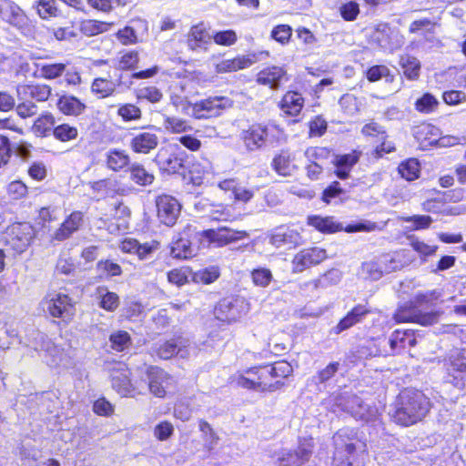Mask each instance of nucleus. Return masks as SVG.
Masks as SVG:
<instances>
[{"instance_id": "nucleus-22", "label": "nucleus", "mask_w": 466, "mask_h": 466, "mask_svg": "<svg viewBox=\"0 0 466 466\" xmlns=\"http://www.w3.org/2000/svg\"><path fill=\"white\" fill-rule=\"evenodd\" d=\"M261 367H255L247 371V375H239L237 378V384L242 388L248 390H256L260 391L273 390L274 386L268 381L261 372L257 370Z\"/></svg>"}, {"instance_id": "nucleus-47", "label": "nucleus", "mask_w": 466, "mask_h": 466, "mask_svg": "<svg viewBox=\"0 0 466 466\" xmlns=\"http://www.w3.org/2000/svg\"><path fill=\"white\" fill-rule=\"evenodd\" d=\"M112 24L97 20H84L80 23V31L86 36H94L109 30Z\"/></svg>"}, {"instance_id": "nucleus-40", "label": "nucleus", "mask_w": 466, "mask_h": 466, "mask_svg": "<svg viewBox=\"0 0 466 466\" xmlns=\"http://www.w3.org/2000/svg\"><path fill=\"white\" fill-rule=\"evenodd\" d=\"M400 66L403 70L404 76L409 80H417L420 73V60L409 54H404L400 56Z\"/></svg>"}, {"instance_id": "nucleus-49", "label": "nucleus", "mask_w": 466, "mask_h": 466, "mask_svg": "<svg viewBox=\"0 0 466 466\" xmlns=\"http://www.w3.org/2000/svg\"><path fill=\"white\" fill-rule=\"evenodd\" d=\"M55 127V117L51 114H46L39 116L33 125L34 132L40 137H46Z\"/></svg>"}, {"instance_id": "nucleus-52", "label": "nucleus", "mask_w": 466, "mask_h": 466, "mask_svg": "<svg viewBox=\"0 0 466 466\" xmlns=\"http://www.w3.org/2000/svg\"><path fill=\"white\" fill-rule=\"evenodd\" d=\"M53 136L61 142H68L78 137V130L74 126L63 123L54 127Z\"/></svg>"}, {"instance_id": "nucleus-63", "label": "nucleus", "mask_w": 466, "mask_h": 466, "mask_svg": "<svg viewBox=\"0 0 466 466\" xmlns=\"http://www.w3.org/2000/svg\"><path fill=\"white\" fill-rule=\"evenodd\" d=\"M37 13L43 19L57 16L59 10L56 0H39Z\"/></svg>"}, {"instance_id": "nucleus-53", "label": "nucleus", "mask_w": 466, "mask_h": 466, "mask_svg": "<svg viewBox=\"0 0 466 466\" xmlns=\"http://www.w3.org/2000/svg\"><path fill=\"white\" fill-rule=\"evenodd\" d=\"M198 426L202 433L205 448L211 451L217 446L219 438L208 422L201 420Z\"/></svg>"}, {"instance_id": "nucleus-8", "label": "nucleus", "mask_w": 466, "mask_h": 466, "mask_svg": "<svg viewBox=\"0 0 466 466\" xmlns=\"http://www.w3.org/2000/svg\"><path fill=\"white\" fill-rule=\"evenodd\" d=\"M35 235V228L30 223H15L8 227L6 230L5 244L15 254H22L31 245Z\"/></svg>"}, {"instance_id": "nucleus-29", "label": "nucleus", "mask_w": 466, "mask_h": 466, "mask_svg": "<svg viewBox=\"0 0 466 466\" xmlns=\"http://www.w3.org/2000/svg\"><path fill=\"white\" fill-rule=\"evenodd\" d=\"M105 163L108 169L114 172L128 170L130 157L128 153L120 148H110L105 153Z\"/></svg>"}, {"instance_id": "nucleus-30", "label": "nucleus", "mask_w": 466, "mask_h": 466, "mask_svg": "<svg viewBox=\"0 0 466 466\" xmlns=\"http://www.w3.org/2000/svg\"><path fill=\"white\" fill-rule=\"evenodd\" d=\"M158 145V137L151 131H143L135 135L130 141L131 149L139 154H148Z\"/></svg>"}, {"instance_id": "nucleus-55", "label": "nucleus", "mask_w": 466, "mask_h": 466, "mask_svg": "<svg viewBox=\"0 0 466 466\" xmlns=\"http://www.w3.org/2000/svg\"><path fill=\"white\" fill-rule=\"evenodd\" d=\"M341 279V272L337 268H332L319 277L318 279L312 281L314 288L324 289L329 286L338 284Z\"/></svg>"}, {"instance_id": "nucleus-56", "label": "nucleus", "mask_w": 466, "mask_h": 466, "mask_svg": "<svg viewBox=\"0 0 466 466\" xmlns=\"http://www.w3.org/2000/svg\"><path fill=\"white\" fill-rule=\"evenodd\" d=\"M117 116H119L123 121L130 122L141 119L142 112L141 109L134 104H122L117 108Z\"/></svg>"}, {"instance_id": "nucleus-21", "label": "nucleus", "mask_w": 466, "mask_h": 466, "mask_svg": "<svg viewBox=\"0 0 466 466\" xmlns=\"http://www.w3.org/2000/svg\"><path fill=\"white\" fill-rule=\"evenodd\" d=\"M327 258L326 250L314 247L299 252L293 258V268L295 272H302L306 268L317 265Z\"/></svg>"}, {"instance_id": "nucleus-61", "label": "nucleus", "mask_w": 466, "mask_h": 466, "mask_svg": "<svg viewBox=\"0 0 466 466\" xmlns=\"http://www.w3.org/2000/svg\"><path fill=\"white\" fill-rule=\"evenodd\" d=\"M439 102L434 96L430 93H426L417 99L415 108L420 113L429 114L435 110Z\"/></svg>"}, {"instance_id": "nucleus-60", "label": "nucleus", "mask_w": 466, "mask_h": 466, "mask_svg": "<svg viewBox=\"0 0 466 466\" xmlns=\"http://www.w3.org/2000/svg\"><path fill=\"white\" fill-rule=\"evenodd\" d=\"M329 150L326 147H309L305 151V157L308 162L322 164L324 166L326 160L329 157Z\"/></svg>"}, {"instance_id": "nucleus-38", "label": "nucleus", "mask_w": 466, "mask_h": 466, "mask_svg": "<svg viewBox=\"0 0 466 466\" xmlns=\"http://www.w3.org/2000/svg\"><path fill=\"white\" fill-rule=\"evenodd\" d=\"M56 106L59 111L66 116H77L86 109V105L78 98L67 95L61 96L57 100Z\"/></svg>"}, {"instance_id": "nucleus-34", "label": "nucleus", "mask_w": 466, "mask_h": 466, "mask_svg": "<svg viewBox=\"0 0 466 466\" xmlns=\"http://www.w3.org/2000/svg\"><path fill=\"white\" fill-rule=\"evenodd\" d=\"M294 160L295 157L289 151L282 150L273 157L271 167L278 175L289 177L298 168L294 164Z\"/></svg>"}, {"instance_id": "nucleus-11", "label": "nucleus", "mask_w": 466, "mask_h": 466, "mask_svg": "<svg viewBox=\"0 0 466 466\" xmlns=\"http://www.w3.org/2000/svg\"><path fill=\"white\" fill-rule=\"evenodd\" d=\"M249 310L248 302L243 298H226L216 306L215 317L223 322H233L241 319Z\"/></svg>"}, {"instance_id": "nucleus-43", "label": "nucleus", "mask_w": 466, "mask_h": 466, "mask_svg": "<svg viewBox=\"0 0 466 466\" xmlns=\"http://www.w3.org/2000/svg\"><path fill=\"white\" fill-rule=\"evenodd\" d=\"M358 162V157L353 154H347L336 157L334 162L336 170V176L340 179H345L349 177V174L353 166Z\"/></svg>"}, {"instance_id": "nucleus-17", "label": "nucleus", "mask_w": 466, "mask_h": 466, "mask_svg": "<svg viewBox=\"0 0 466 466\" xmlns=\"http://www.w3.org/2000/svg\"><path fill=\"white\" fill-rule=\"evenodd\" d=\"M156 205L159 221L172 227L180 214V203L170 195H161L157 197Z\"/></svg>"}, {"instance_id": "nucleus-12", "label": "nucleus", "mask_w": 466, "mask_h": 466, "mask_svg": "<svg viewBox=\"0 0 466 466\" xmlns=\"http://www.w3.org/2000/svg\"><path fill=\"white\" fill-rule=\"evenodd\" d=\"M232 106V101L227 96H211L193 105L188 116L205 119L218 116Z\"/></svg>"}, {"instance_id": "nucleus-59", "label": "nucleus", "mask_w": 466, "mask_h": 466, "mask_svg": "<svg viewBox=\"0 0 466 466\" xmlns=\"http://www.w3.org/2000/svg\"><path fill=\"white\" fill-rule=\"evenodd\" d=\"M66 65L63 63L43 64L40 66L41 76L46 79H56L66 71Z\"/></svg>"}, {"instance_id": "nucleus-18", "label": "nucleus", "mask_w": 466, "mask_h": 466, "mask_svg": "<svg viewBox=\"0 0 466 466\" xmlns=\"http://www.w3.org/2000/svg\"><path fill=\"white\" fill-rule=\"evenodd\" d=\"M33 339L29 340L28 343H25L26 346L33 348L36 351H44L46 357H50V360H46V363L49 366H56L61 360V353L58 347H56L46 334L34 330L32 333Z\"/></svg>"}, {"instance_id": "nucleus-6", "label": "nucleus", "mask_w": 466, "mask_h": 466, "mask_svg": "<svg viewBox=\"0 0 466 466\" xmlns=\"http://www.w3.org/2000/svg\"><path fill=\"white\" fill-rule=\"evenodd\" d=\"M333 443L335 446V458L346 453V461L341 462L340 466H352L351 457L357 451L364 452L366 444L358 438L355 429L342 428L339 430L333 436Z\"/></svg>"}, {"instance_id": "nucleus-54", "label": "nucleus", "mask_w": 466, "mask_h": 466, "mask_svg": "<svg viewBox=\"0 0 466 466\" xmlns=\"http://www.w3.org/2000/svg\"><path fill=\"white\" fill-rule=\"evenodd\" d=\"M378 258L384 274L399 270L403 267V263L398 254H383Z\"/></svg>"}, {"instance_id": "nucleus-37", "label": "nucleus", "mask_w": 466, "mask_h": 466, "mask_svg": "<svg viewBox=\"0 0 466 466\" xmlns=\"http://www.w3.org/2000/svg\"><path fill=\"white\" fill-rule=\"evenodd\" d=\"M381 34L382 37L378 36L377 40L385 51L393 52L402 46L404 37L398 31L384 25Z\"/></svg>"}, {"instance_id": "nucleus-4", "label": "nucleus", "mask_w": 466, "mask_h": 466, "mask_svg": "<svg viewBox=\"0 0 466 466\" xmlns=\"http://www.w3.org/2000/svg\"><path fill=\"white\" fill-rule=\"evenodd\" d=\"M282 133V129L274 123H255L243 130L241 138L248 151H256L267 144L278 142Z\"/></svg>"}, {"instance_id": "nucleus-31", "label": "nucleus", "mask_w": 466, "mask_h": 466, "mask_svg": "<svg viewBox=\"0 0 466 466\" xmlns=\"http://www.w3.org/2000/svg\"><path fill=\"white\" fill-rule=\"evenodd\" d=\"M83 217V213L80 211L72 212L55 232L54 239L63 241L70 238L82 226Z\"/></svg>"}, {"instance_id": "nucleus-32", "label": "nucleus", "mask_w": 466, "mask_h": 466, "mask_svg": "<svg viewBox=\"0 0 466 466\" xmlns=\"http://www.w3.org/2000/svg\"><path fill=\"white\" fill-rule=\"evenodd\" d=\"M153 350L162 360H169L175 355L185 359L189 355L188 350L176 339L157 343Z\"/></svg>"}, {"instance_id": "nucleus-3", "label": "nucleus", "mask_w": 466, "mask_h": 466, "mask_svg": "<svg viewBox=\"0 0 466 466\" xmlns=\"http://www.w3.org/2000/svg\"><path fill=\"white\" fill-rule=\"evenodd\" d=\"M339 410L350 414L358 420L370 423L372 426L380 425V415L375 406L365 403L360 397L343 392L334 397L332 411Z\"/></svg>"}, {"instance_id": "nucleus-46", "label": "nucleus", "mask_w": 466, "mask_h": 466, "mask_svg": "<svg viewBox=\"0 0 466 466\" xmlns=\"http://www.w3.org/2000/svg\"><path fill=\"white\" fill-rule=\"evenodd\" d=\"M308 224L323 233H333L339 229V225L329 217L310 216Z\"/></svg>"}, {"instance_id": "nucleus-44", "label": "nucleus", "mask_w": 466, "mask_h": 466, "mask_svg": "<svg viewBox=\"0 0 466 466\" xmlns=\"http://www.w3.org/2000/svg\"><path fill=\"white\" fill-rule=\"evenodd\" d=\"M116 86L112 80L97 77L94 79L91 90L98 98H106L115 93Z\"/></svg>"}, {"instance_id": "nucleus-14", "label": "nucleus", "mask_w": 466, "mask_h": 466, "mask_svg": "<svg viewBox=\"0 0 466 466\" xmlns=\"http://www.w3.org/2000/svg\"><path fill=\"white\" fill-rule=\"evenodd\" d=\"M196 228L187 224L181 232L174 237L171 247L170 255L174 258L187 259L196 255V249L192 246V238H195Z\"/></svg>"}, {"instance_id": "nucleus-9", "label": "nucleus", "mask_w": 466, "mask_h": 466, "mask_svg": "<svg viewBox=\"0 0 466 466\" xmlns=\"http://www.w3.org/2000/svg\"><path fill=\"white\" fill-rule=\"evenodd\" d=\"M45 312L54 318L70 319L74 314V304L68 295L62 292H50L41 301Z\"/></svg>"}, {"instance_id": "nucleus-5", "label": "nucleus", "mask_w": 466, "mask_h": 466, "mask_svg": "<svg viewBox=\"0 0 466 466\" xmlns=\"http://www.w3.org/2000/svg\"><path fill=\"white\" fill-rule=\"evenodd\" d=\"M110 377L113 389L122 397H135L147 390L145 380L133 382L130 380V370L125 363H115L111 369Z\"/></svg>"}, {"instance_id": "nucleus-13", "label": "nucleus", "mask_w": 466, "mask_h": 466, "mask_svg": "<svg viewBox=\"0 0 466 466\" xmlns=\"http://www.w3.org/2000/svg\"><path fill=\"white\" fill-rule=\"evenodd\" d=\"M313 447L312 439L299 440L297 448L282 451L278 461L281 466H303L309 461Z\"/></svg>"}, {"instance_id": "nucleus-62", "label": "nucleus", "mask_w": 466, "mask_h": 466, "mask_svg": "<svg viewBox=\"0 0 466 466\" xmlns=\"http://www.w3.org/2000/svg\"><path fill=\"white\" fill-rule=\"evenodd\" d=\"M251 279L254 285L266 288L271 282L273 276L268 268H258L251 271Z\"/></svg>"}, {"instance_id": "nucleus-64", "label": "nucleus", "mask_w": 466, "mask_h": 466, "mask_svg": "<svg viewBox=\"0 0 466 466\" xmlns=\"http://www.w3.org/2000/svg\"><path fill=\"white\" fill-rule=\"evenodd\" d=\"M137 97L139 100H147L150 103H157L162 99L163 95L157 86H150L138 89Z\"/></svg>"}, {"instance_id": "nucleus-23", "label": "nucleus", "mask_w": 466, "mask_h": 466, "mask_svg": "<svg viewBox=\"0 0 466 466\" xmlns=\"http://www.w3.org/2000/svg\"><path fill=\"white\" fill-rule=\"evenodd\" d=\"M423 28H425V31L422 34L423 39L420 41L421 47L425 50L441 47V42L435 35L434 26L431 20H415L410 24L409 31L411 34H415Z\"/></svg>"}, {"instance_id": "nucleus-1", "label": "nucleus", "mask_w": 466, "mask_h": 466, "mask_svg": "<svg viewBox=\"0 0 466 466\" xmlns=\"http://www.w3.org/2000/svg\"><path fill=\"white\" fill-rule=\"evenodd\" d=\"M431 408L430 399L422 391L405 389L398 395L390 416L395 423L409 427L422 420Z\"/></svg>"}, {"instance_id": "nucleus-35", "label": "nucleus", "mask_w": 466, "mask_h": 466, "mask_svg": "<svg viewBox=\"0 0 466 466\" xmlns=\"http://www.w3.org/2000/svg\"><path fill=\"white\" fill-rule=\"evenodd\" d=\"M258 61L256 54H248L247 56H239L233 59H226L217 65L218 73L233 72L244 68H248Z\"/></svg>"}, {"instance_id": "nucleus-25", "label": "nucleus", "mask_w": 466, "mask_h": 466, "mask_svg": "<svg viewBox=\"0 0 466 466\" xmlns=\"http://www.w3.org/2000/svg\"><path fill=\"white\" fill-rule=\"evenodd\" d=\"M302 238L298 230L289 227H279L273 230L269 242L276 248L294 247L301 243Z\"/></svg>"}, {"instance_id": "nucleus-42", "label": "nucleus", "mask_w": 466, "mask_h": 466, "mask_svg": "<svg viewBox=\"0 0 466 466\" xmlns=\"http://www.w3.org/2000/svg\"><path fill=\"white\" fill-rule=\"evenodd\" d=\"M96 295L99 299V306L107 311H115L119 306V297L117 294L109 291L105 286H100L96 289Z\"/></svg>"}, {"instance_id": "nucleus-36", "label": "nucleus", "mask_w": 466, "mask_h": 466, "mask_svg": "<svg viewBox=\"0 0 466 466\" xmlns=\"http://www.w3.org/2000/svg\"><path fill=\"white\" fill-rule=\"evenodd\" d=\"M279 106L281 111L288 116H297L304 106V98L297 91H288L282 97Z\"/></svg>"}, {"instance_id": "nucleus-2", "label": "nucleus", "mask_w": 466, "mask_h": 466, "mask_svg": "<svg viewBox=\"0 0 466 466\" xmlns=\"http://www.w3.org/2000/svg\"><path fill=\"white\" fill-rule=\"evenodd\" d=\"M442 297L441 289H432L417 293L407 306L400 307L394 314L397 323L416 322L422 326H431L437 323L442 311L434 310L424 312L420 307H432Z\"/></svg>"}, {"instance_id": "nucleus-39", "label": "nucleus", "mask_w": 466, "mask_h": 466, "mask_svg": "<svg viewBox=\"0 0 466 466\" xmlns=\"http://www.w3.org/2000/svg\"><path fill=\"white\" fill-rule=\"evenodd\" d=\"M128 171L130 173V180L138 186L147 187L155 180L154 174L146 169V167L140 163H132Z\"/></svg>"}, {"instance_id": "nucleus-28", "label": "nucleus", "mask_w": 466, "mask_h": 466, "mask_svg": "<svg viewBox=\"0 0 466 466\" xmlns=\"http://www.w3.org/2000/svg\"><path fill=\"white\" fill-rule=\"evenodd\" d=\"M390 353H400L402 350L412 348L417 344L416 333L412 329H396L389 339Z\"/></svg>"}, {"instance_id": "nucleus-10", "label": "nucleus", "mask_w": 466, "mask_h": 466, "mask_svg": "<svg viewBox=\"0 0 466 466\" xmlns=\"http://www.w3.org/2000/svg\"><path fill=\"white\" fill-rule=\"evenodd\" d=\"M193 93V83L191 80L184 78L173 81L169 86L170 103L176 107L177 111L189 116L194 105L189 101Z\"/></svg>"}, {"instance_id": "nucleus-50", "label": "nucleus", "mask_w": 466, "mask_h": 466, "mask_svg": "<svg viewBox=\"0 0 466 466\" xmlns=\"http://www.w3.org/2000/svg\"><path fill=\"white\" fill-rule=\"evenodd\" d=\"M360 275L365 279H380L384 275V273L380 267L379 258L362 263Z\"/></svg>"}, {"instance_id": "nucleus-26", "label": "nucleus", "mask_w": 466, "mask_h": 466, "mask_svg": "<svg viewBox=\"0 0 466 466\" xmlns=\"http://www.w3.org/2000/svg\"><path fill=\"white\" fill-rule=\"evenodd\" d=\"M51 87L47 85H18L16 94L18 100L30 99L37 102L46 101L51 95Z\"/></svg>"}, {"instance_id": "nucleus-51", "label": "nucleus", "mask_w": 466, "mask_h": 466, "mask_svg": "<svg viewBox=\"0 0 466 466\" xmlns=\"http://www.w3.org/2000/svg\"><path fill=\"white\" fill-rule=\"evenodd\" d=\"M96 271L102 279H110L122 274L121 267L110 259L98 261L96 264Z\"/></svg>"}, {"instance_id": "nucleus-20", "label": "nucleus", "mask_w": 466, "mask_h": 466, "mask_svg": "<svg viewBox=\"0 0 466 466\" xmlns=\"http://www.w3.org/2000/svg\"><path fill=\"white\" fill-rule=\"evenodd\" d=\"M147 390L156 397L162 398L172 382V378L162 369L150 367L147 370Z\"/></svg>"}, {"instance_id": "nucleus-19", "label": "nucleus", "mask_w": 466, "mask_h": 466, "mask_svg": "<svg viewBox=\"0 0 466 466\" xmlns=\"http://www.w3.org/2000/svg\"><path fill=\"white\" fill-rule=\"evenodd\" d=\"M202 234L209 242L215 243L218 247H224L248 238L247 231L235 230L227 227H221L218 229H207Z\"/></svg>"}, {"instance_id": "nucleus-58", "label": "nucleus", "mask_w": 466, "mask_h": 466, "mask_svg": "<svg viewBox=\"0 0 466 466\" xmlns=\"http://www.w3.org/2000/svg\"><path fill=\"white\" fill-rule=\"evenodd\" d=\"M367 79L370 82H376L381 78H385L386 82H392L393 76L390 74V69L383 65L373 66L367 70Z\"/></svg>"}, {"instance_id": "nucleus-16", "label": "nucleus", "mask_w": 466, "mask_h": 466, "mask_svg": "<svg viewBox=\"0 0 466 466\" xmlns=\"http://www.w3.org/2000/svg\"><path fill=\"white\" fill-rule=\"evenodd\" d=\"M445 382L461 390L466 385V352L456 351L449 360Z\"/></svg>"}, {"instance_id": "nucleus-57", "label": "nucleus", "mask_w": 466, "mask_h": 466, "mask_svg": "<svg viewBox=\"0 0 466 466\" xmlns=\"http://www.w3.org/2000/svg\"><path fill=\"white\" fill-rule=\"evenodd\" d=\"M111 348L116 351H123L131 344L129 334L124 330L113 332L109 337Z\"/></svg>"}, {"instance_id": "nucleus-24", "label": "nucleus", "mask_w": 466, "mask_h": 466, "mask_svg": "<svg viewBox=\"0 0 466 466\" xmlns=\"http://www.w3.org/2000/svg\"><path fill=\"white\" fill-rule=\"evenodd\" d=\"M0 17L16 27L24 26L27 20L25 12L11 0H0Z\"/></svg>"}, {"instance_id": "nucleus-7", "label": "nucleus", "mask_w": 466, "mask_h": 466, "mask_svg": "<svg viewBox=\"0 0 466 466\" xmlns=\"http://www.w3.org/2000/svg\"><path fill=\"white\" fill-rule=\"evenodd\" d=\"M185 156L179 145L170 143L157 151L154 161L162 172L180 174L184 170Z\"/></svg>"}, {"instance_id": "nucleus-15", "label": "nucleus", "mask_w": 466, "mask_h": 466, "mask_svg": "<svg viewBox=\"0 0 466 466\" xmlns=\"http://www.w3.org/2000/svg\"><path fill=\"white\" fill-rule=\"evenodd\" d=\"M187 46L196 54H203L209 50L212 42L210 28L203 22L190 27L187 35Z\"/></svg>"}, {"instance_id": "nucleus-41", "label": "nucleus", "mask_w": 466, "mask_h": 466, "mask_svg": "<svg viewBox=\"0 0 466 466\" xmlns=\"http://www.w3.org/2000/svg\"><path fill=\"white\" fill-rule=\"evenodd\" d=\"M261 372L262 376H265L268 381L271 378H286L292 372L291 365L287 361H278L273 365L261 367L260 370H257Z\"/></svg>"}, {"instance_id": "nucleus-48", "label": "nucleus", "mask_w": 466, "mask_h": 466, "mask_svg": "<svg viewBox=\"0 0 466 466\" xmlns=\"http://www.w3.org/2000/svg\"><path fill=\"white\" fill-rule=\"evenodd\" d=\"M164 126L167 131L173 134H185L193 130L187 120L177 116H166Z\"/></svg>"}, {"instance_id": "nucleus-27", "label": "nucleus", "mask_w": 466, "mask_h": 466, "mask_svg": "<svg viewBox=\"0 0 466 466\" xmlns=\"http://www.w3.org/2000/svg\"><path fill=\"white\" fill-rule=\"evenodd\" d=\"M370 312V309L366 305L358 304L332 328V332L338 335L350 329L354 325L361 322Z\"/></svg>"}, {"instance_id": "nucleus-33", "label": "nucleus", "mask_w": 466, "mask_h": 466, "mask_svg": "<svg viewBox=\"0 0 466 466\" xmlns=\"http://www.w3.org/2000/svg\"><path fill=\"white\" fill-rule=\"evenodd\" d=\"M287 73L283 67L268 66L258 74V82L269 86L271 88H278L284 81H287Z\"/></svg>"}, {"instance_id": "nucleus-45", "label": "nucleus", "mask_w": 466, "mask_h": 466, "mask_svg": "<svg viewBox=\"0 0 466 466\" xmlns=\"http://www.w3.org/2000/svg\"><path fill=\"white\" fill-rule=\"evenodd\" d=\"M398 171L404 179L413 181L420 176V162L416 158H409L399 165Z\"/></svg>"}]
</instances>
